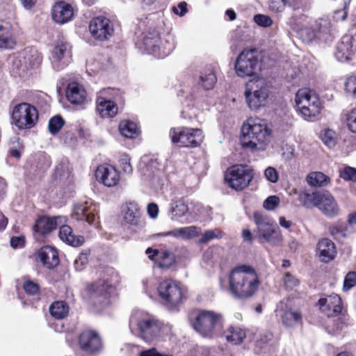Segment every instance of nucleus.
Listing matches in <instances>:
<instances>
[{
  "instance_id": "nucleus-1",
  "label": "nucleus",
  "mask_w": 356,
  "mask_h": 356,
  "mask_svg": "<svg viewBox=\"0 0 356 356\" xmlns=\"http://www.w3.org/2000/svg\"><path fill=\"white\" fill-rule=\"evenodd\" d=\"M292 29L296 31L301 40L310 43L316 40L327 42L334 33L333 25L327 17H321L314 22L307 15L300 14L292 16L289 19Z\"/></svg>"
},
{
  "instance_id": "nucleus-2",
  "label": "nucleus",
  "mask_w": 356,
  "mask_h": 356,
  "mask_svg": "<svg viewBox=\"0 0 356 356\" xmlns=\"http://www.w3.org/2000/svg\"><path fill=\"white\" fill-rule=\"evenodd\" d=\"M259 286V276L251 266L238 265L229 273V289L235 298L244 300L252 297Z\"/></svg>"
},
{
  "instance_id": "nucleus-3",
  "label": "nucleus",
  "mask_w": 356,
  "mask_h": 356,
  "mask_svg": "<svg viewBox=\"0 0 356 356\" xmlns=\"http://www.w3.org/2000/svg\"><path fill=\"white\" fill-rule=\"evenodd\" d=\"M129 327L134 335L145 341H152L166 334L169 331L168 327L164 326L153 316L139 311L131 315Z\"/></svg>"
},
{
  "instance_id": "nucleus-4",
  "label": "nucleus",
  "mask_w": 356,
  "mask_h": 356,
  "mask_svg": "<svg viewBox=\"0 0 356 356\" xmlns=\"http://www.w3.org/2000/svg\"><path fill=\"white\" fill-rule=\"evenodd\" d=\"M270 134V129L259 120L249 119L241 127V145L252 151L264 150L269 143Z\"/></svg>"
},
{
  "instance_id": "nucleus-5",
  "label": "nucleus",
  "mask_w": 356,
  "mask_h": 356,
  "mask_svg": "<svg viewBox=\"0 0 356 356\" xmlns=\"http://www.w3.org/2000/svg\"><path fill=\"white\" fill-rule=\"evenodd\" d=\"M222 316L209 310H201L193 323V328L202 337L212 339L217 337L222 327Z\"/></svg>"
},
{
  "instance_id": "nucleus-6",
  "label": "nucleus",
  "mask_w": 356,
  "mask_h": 356,
  "mask_svg": "<svg viewBox=\"0 0 356 356\" xmlns=\"http://www.w3.org/2000/svg\"><path fill=\"white\" fill-rule=\"evenodd\" d=\"M295 102L298 111L305 120L313 121L321 113L322 105L319 97L308 88L298 90Z\"/></svg>"
},
{
  "instance_id": "nucleus-7",
  "label": "nucleus",
  "mask_w": 356,
  "mask_h": 356,
  "mask_svg": "<svg viewBox=\"0 0 356 356\" xmlns=\"http://www.w3.org/2000/svg\"><path fill=\"white\" fill-rule=\"evenodd\" d=\"M253 218L257 225L255 236L260 243H268L276 246L282 242V236L272 219L258 212L254 213Z\"/></svg>"
},
{
  "instance_id": "nucleus-8",
  "label": "nucleus",
  "mask_w": 356,
  "mask_h": 356,
  "mask_svg": "<svg viewBox=\"0 0 356 356\" xmlns=\"http://www.w3.org/2000/svg\"><path fill=\"white\" fill-rule=\"evenodd\" d=\"M244 94L247 104L252 110L265 106L269 96L265 79L258 77L248 81Z\"/></svg>"
},
{
  "instance_id": "nucleus-9",
  "label": "nucleus",
  "mask_w": 356,
  "mask_h": 356,
  "mask_svg": "<svg viewBox=\"0 0 356 356\" xmlns=\"http://www.w3.org/2000/svg\"><path fill=\"white\" fill-rule=\"evenodd\" d=\"M235 71L240 77L253 76L261 70L259 53L256 49H245L237 57Z\"/></svg>"
},
{
  "instance_id": "nucleus-10",
  "label": "nucleus",
  "mask_w": 356,
  "mask_h": 356,
  "mask_svg": "<svg viewBox=\"0 0 356 356\" xmlns=\"http://www.w3.org/2000/svg\"><path fill=\"white\" fill-rule=\"evenodd\" d=\"M254 177L253 170L247 165H234L229 168L225 174V181L235 191L246 188Z\"/></svg>"
},
{
  "instance_id": "nucleus-11",
  "label": "nucleus",
  "mask_w": 356,
  "mask_h": 356,
  "mask_svg": "<svg viewBox=\"0 0 356 356\" xmlns=\"http://www.w3.org/2000/svg\"><path fill=\"white\" fill-rule=\"evenodd\" d=\"M38 113L36 108L28 103H21L13 107L11 120L19 129H31L36 123Z\"/></svg>"
},
{
  "instance_id": "nucleus-12",
  "label": "nucleus",
  "mask_w": 356,
  "mask_h": 356,
  "mask_svg": "<svg viewBox=\"0 0 356 356\" xmlns=\"http://www.w3.org/2000/svg\"><path fill=\"white\" fill-rule=\"evenodd\" d=\"M170 137L173 143L180 147H197L202 139V130L188 127H178L172 129Z\"/></svg>"
},
{
  "instance_id": "nucleus-13",
  "label": "nucleus",
  "mask_w": 356,
  "mask_h": 356,
  "mask_svg": "<svg viewBox=\"0 0 356 356\" xmlns=\"http://www.w3.org/2000/svg\"><path fill=\"white\" fill-rule=\"evenodd\" d=\"M112 284L104 280H99L88 284L86 291L88 302L99 308L108 303L109 290Z\"/></svg>"
},
{
  "instance_id": "nucleus-14",
  "label": "nucleus",
  "mask_w": 356,
  "mask_h": 356,
  "mask_svg": "<svg viewBox=\"0 0 356 356\" xmlns=\"http://www.w3.org/2000/svg\"><path fill=\"white\" fill-rule=\"evenodd\" d=\"M160 298L172 307L179 305L182 298V292L179 286L171 280L161 282L158 286Z\"/></svg>"
},
{
  "instance_id": "nucleus-15",
  "label": "nucleus",
  "mask_w": 356,
  "mask_h": 356,
  "mask_svg": "<svg viewBox=\"0 0 356 356\" xmlns=\"http://www.w3.org/2000/svg\"><path fill=\"white\" fill-rule=\"evenodd\" d=\"M91 35L98 40H106L112 36L114 28L111 20L105 17L93 18L89 24Z\"/></svg>"
},
{
  "instance_id": "nucleus-16",
  "label": "nucleus",
  "mask_w": 356,
  "mask_h": 356,
  "mask_svg": "<svg viewBox=\"0 0 356 356\" xmlns=\"http://www.w3.org/2000/svg\"><path fill=\"white\" fill-rule=\"evenodd\" d=\"M113 89L105 88L101 90L97 98V110L103 117L113 118L118 113L117 104L111 100Z\"/></svg>"
},
{
  "instance_id": "nucleus-17",
  "label": "nucleus",
  "mask_w": 356,
  "mask_h": 356,
  "mask_svg": "<svg viewBox=\"0 0 356 356\" xmlns=\"http://www.w3.org/2000/svg\"><path fill=\"white\" fill-rule=\"evenodd\" d=\"M52 65L56 70L67 65L70 56V45L65 41L58 40L52 51Z\"/></svg>"
},
{
  "instance_id": "nucleus-18",
  "label": "nucleus",
  "mask_w": 356,
  "mask_h": 356,
  "mask_svg": "<svg viewBox=\"0 0 356 356\" xmlns=\"http://www.w3.org/2000/svg\"><path fill=\"white\" fill-rule=\"evenodd\" d=\"M80 348L88 354H95L102 348V343L99 336L93 331L83 332L79 339Z\"/></svg>"
},
{
  "instance_id": "nucleus-19",
  "label": "nucleus",
  "mask_w": 356,
  "mask_h": 356,
  "mask_svg": "<svg viewBox=\"0 0 356 356\" xmlns=\"http://www.w3.org/2000/svg\"><path fill=\"white\" fill-rule=\"evenodd\" d=\"M97 179L107 187L116 186L120 181V172L113 165H101L95 172Z\"/></svg>"
},
{
  "instance_id": "nucleus-20",
  "label": "nucleus",
  "mask_w": 356,
  "mask_h": 356,
  "mask_svg": "<svg viewBox=\"0 0 356 356\" xmlns=\"http://www.w3.org/2000/svg\"><path fill=\"white\" fill-rule=\"evenodd\" d=\"M318 305L321 312L327 316H337L342 311L341 299L335 293L321 298L318 300Z\"/></svg>"
},
{
  "instance_id": "nucleus-21",
  "label": "nucleus",
  "mask_w": 356,
  "mask_h": 356,
  "mask_svg": "<svg viewBox=\"0 0 356 356\" xmlns=\"http://www.w3.org/2000/svg\"><path fill=\"white\" fill-rule=\"evenodd\" d=\"M355 47L353 42L351 35H343L336 47L335 56L341 62H346L352 59Z\"/></svg>"
},
{
  "instance_id": "nucleus-22",
  "label": "nucleus",
  "mask_w": 356,
  "mask_h": 356,
  "mask_svg": "<svg viewBox=\"0 0 356 356\" xmlns=\"http://www.w3.org/2000/svg\"><path fill=\"white\" fill-rule=\"evenodd\" d=\"M97 206L92 201H86L74 206L72 216L78 220H86L92 224L95 220Z\"/></svg>"
},
{
  "instance_id": "nucleus-23",
  "label": "nucleus",
  "mask_w": 356,
  "mask_h": 356,
  "mask_svg": "<svg viewBox=\"0 0 356 356\" xmlns=\"http://www.w3.org/2000/svg\"><path fill=\"white\" fill-rule=\"evenodd\" d=\"M317 208L328 218H334L338 216L340 211L337 201L328 191L322 192Z\"/></svg>"
},
{
  "instance_id": "nucleus-24",
  "label": "nucleus",
  "mask_w": 356,
  "mask_h": 356,
  "mask_svg": "<svg viewBox=\"0 0 356 356\" xmlns=\"http://www.w3.org/2000/svg\"><path fill=\"white\" fill-rule=\"evenodd\" d=\"M74 8L65 1L57 2L52 9V18L58 24H63L72 19Z\"/></svg>"
},
{
  "instance_id": "nucleus-25",
  "label": "nucleus",
  "mask_w": 356,
  "mask_h": 356,
  "mask_svg": "<svg viewBox=\"0 0 356 356\" xmlns=\"http://www.w3.org/2000/svg\"><path fill=\"white\" fill-rule=\"evenodd\" d=\"M200 228L197 226H188L175 228L171 231L158 233L154 236H173L176 238L189 240L200 234Z\"/></svg>"
},
{
  "instance_id": "nucleus-26",
  "label": "nucleus",
  "mask_w": 356,
  "mask_h": 356,
  "mask_svg": "<svg viewBox=\"0 0 356 356\" xmlns=\"http://www.w3.org/2000/svg\"><path fill=\"white\" fill-rule=\"evenodd\" d=\"M37 258L48 269H52L59 264L56 250L51 246H44L37 252Z\"/></svg>"
},
{
  "instance_id": "nucleus-27",
  "label": "nucleus",
  "mask_w": 356,
  "mask_h": 356,
  "mask_svg": "<svg viewBox=\"0 0 356 356\" xmlns=\"http://www.w3.org/2000/svg\"><path fill=\"white\" fill-rule=\"evenodd\" d=\"M23 58L20 51L13 54L8 58L10 72L15 77H26L29 76Z\"/></svg>"
},
{
  "instance_id": "nucleus-28",
  "label": "nucleus",
  "mask_w": 356,
  "mask_h": 356,
  "mask_svg": "<svg viewBox=\"0 0 356 356\" xmlns=\"http://www.w3.org/2000/svg\"><path fill=\"white\" fill-rule=\"evenodd\" d=\"M24 61L25 66L27 67L29 74H31L33 71L38 69L42 60L41 54L35 48H26L21 51Z\"/></svg>"
},
{
  "instance_id": "nucleus-29",
  "label": "nucleus",
  "mask_w": 356,
  "mask_h": 356,
  "mask_svg": "<svg viewBox=\"0 0 356 356\" xmlns=\"http://www.w3.org/2000/svg\"><path fill=\"white\" fill-rule=\"evenodd\" d=\"M336 252L335 245L330 239L324 238L318 241L316 254L321 261L323 262L330 261L334 258Z\"/></svg>"
},
{
  "instance_id": "nucleus-30",
  "label": "nucleus",
  "mask_w": 356,
  "mask_h": 356,
  "mask_svg": "<svg viewBox=\"0 0 356 356\" xmlns=\"http://www.w3.org/2000/svg\"><path fill=\"white\" fill-rule=\"evenodd\" d=\"M122 213L126 223L132 225H138L139 224L141 213L136 202H130L122 205Z\"/></svg>"
},
{
  "instance_id": "nucleus-31",
  "label": "nucleus",
  "mask_w": 356,
  "mask_h": 356,
  "mask_svg": "<svg viewBox=\"0 0 356 356\" xmlns=\"http://www.w3.org/2000/svg\"><path fill=\"white\" fill-rule=\"evenodd\" d=\"M66 97L71 104L79 105L86 101V92L81 85L72 82L67 86Z\"/></svg>"
},
{
  "instance_id": "nucleus-32",
  "label": "nucleus",
  "mask_w": 356,
  "mask_h": 356,
  "mask_svg": "<svg viewBox=\"0 0 356 356\" xmlns=\"http://www.w3.org/2000/svg\"><path fill=\"white\" fill-rule=\"evenodd\" d=\"M295 193L298 195L300 204L307 209L317 207L322 195V192H313L307 189L296 191Z\"/></svg>"
},
{
  "instance_id": "nucleus-33",
  "label": "nucleus",
  "mask_w": 356,
  "mask_h": 356,
  "mask_svg": "<svg viewBox=\"0 0 356 356\" xmlns=\"http://www.w3.org/2000/svg\"><path fill=\"white\" fill-rule=\"evenodd\" d=\"M148 54H157L161 50V40L156 31L148 33L143 36L142 44Z\"/></svg>"
},
{
  "instance_id": "nucleus-34",
  "label": "nucleus",
  "mask_w": 356,
  "mask_h": 356,
  "mask_svg": "<svg viewBox=\"0 0 356 356\" xmlns=\"http://www.w3.org/2000/svg\"><path fill=\"white\" fill-rule=\"evenodd\" d=\"M59 217L42 216L37 220L34 229L40 234H47L55 229L58 225Z\"/></svg>"
},
{
  "instance_id": "nucleus-35",
  "label": "nucleus",
  "mask_w": 356,
  "mask_h": 356,
  "mask_svg": "<svg viewBox=\"0 0 356 356\" xmlns=\"http://www.w3.org/2000/svg\"><path fill=\"white\" fill-rule=\"evenodd\" d=\"M58 236L61 241L72 246L81 245L84 242V238L81 236H74L72 228L68 225L60 227Z\"/></svg>"
},
{
  "instance_id": "nucleus-36",
  "label": "nucleus",
  "mask_w": 356,
  "mask_h": 356,
  "mask_svg": "<svg viewBox=\"0 0 356 356\" xmlns=\"http://www.w3.org/2000/svg\"><path fill=\"white\" fill-rule=\"evenodd\" d=\"M283 324L287 327H293L302 323V314L298 310L286 307L281 314Z\"/></svg>"
},
{
  "instance_id": "nucleus-37",
  "label": "nucleus",
  "mask_w": 356,
  "mask_h": 356,
  "mask_svg": "<svg viewBox=\"0 0 356 356\" xmlns=\"http://www.w3.org/2000/svg\"><path fill=\"white\" fill-rule=\"evenodd\" d=\"M188 211V204L183 199L173 200L169 209L172 220H176L184 216Z\"/></svg>"
},
{
  "instance_id": "nucleus-38",
  "label": "nucleus",
  "mask_w": 356,
  "mask_h": 356,
  "mask_svg": "<svg viewBox=\"0 0 356 356\" xmlns=\"http://www.w3.org/2000/svg\"><path fill=\"white\" fill-rule=\"evenodd\" d=\"M224 336L228 342L237 345L243 341L246 333L239 327L230 326L224 332Z\"/></svg>"
},
{
  "instance_id": "nucleus-39",
  "label": "nucleus",
  "mask_w": 356,
  "mask_h": 356,
  "mask_svg": "<svg viewBox=\"0 0 356 356\" xmlns=\"http://www.w3.org/2000/svg\"><path fill=\"white\" fill-rule=\"evenodd\" d=\"M49 312L54 318L60 320L68 316L70 307L65 301H55L50 305Z\"/></svg>"
},
{
  "instance_id": "nucleus-40",
  "label": "nucleus",
  "mask_w": 356,
  "mask_h": 356,
  "mask_svg": "<svg viewBox=\"0 0 356 356\" xmlns=\"http://www.w3.org/2000/svg\"><path fill=\"white\" fill-rule=\"evenodd\" d=\"M119 131L124 137L127 138H135L140 134L136 124L129 120L122 121L119 125Z\"/></svg>"
},
{
  "instance_id": "nucleus-41",
  "label": "nucleus",
  "mask_w": 356,
  "mask_h": 356,
  "mask_svg": "<svg viewBox=\"0 0 356 356\" xmlns=\"http://www.w3.org/2000/svg\"><path fill=\"white\" fill-rule=\"evenodd\" d=\"M15 42L12 37L10 26L8 24L0 25V48L12 49Z\"/></svg>"
},
{
  "instance_id": "nucleus-42",
  "label": "nucleus",
  "mask_w": 356,
  "mask_h": 356,
  "mask_svg": "<svg viewBox=\"0 0 356 356\" xmlns=\"http://www.w3.org/2000/svg\"><path fill=\"white\" fill-rule=\"evenodd\" d=\"M307 181L312 186H322L330 182V178L321 172H312L307 176Z\"/></svg>"
},
{
  "instance_id": "nucleus-43",
  "label": "nucleus",
  "mask_w": 356,
  "mask_h": 356,
  "mask_svg": "<svg viewBox=\"0 0 356 356\" xmlns=\"http://www.w3.org/2000/svg\"><path fill=\"white\" fill-rule=\"evenodd\" d=\"M175 262V255L168 250L160 252L156 264L160 268H168Z\"/></svg>"
},
{
  "instance_id": "nucleus-44",
  "label": "nucleus",
  "mask_w": 356,
  "mask_h": 356,
  "mask_svg": "<svg viewBox=\"0 0 356 356\" xmlns=\"http://www.w3.org/2000/svg\"><path fill=\"white\" fill-rule=\"evenodd\" d=\"M216 82V76L215 74L209 70L200 75L198 83L205 90H210L213 88Z\"/></svg>"
},
{
  "instance_id": "nucleus-45",
  "label": "nucleus",
  "mask_w": 356,
  "mask_h": 356,
  "mask_svg": "<svg viewBox=\"0 0 356 356\" xmlns=\"http://www.w3.org/2000/svg\"><path fill=\"white\" fill-rule=\"evenodd\" d=\"M321 140L323 143L331 148L335 146L337 143V135L334 131L330 129H325L321 133Z\"/></svg>"
},
{
  "instance_id": "nucleus-46",
  "label": "nucleus",
  "mask_w": 356,
  "mask_h": 356,
  "mask_svg": "<svg viewBox=\"0 0 356 356\" xmlns=\"http://www.w3.org/2000/svg\"><path fill=\"white\" fill-rule=\"evenodd\" d=\"M65 124L64 120L60 115L51 118L49 121L48 129L52 135L58 133Z\"/></svg>"
},
{
  "instance_id": "nucleus-47",
  "label": "nucleus",
  "mask_w": 356,
  "mask_h": 356,
  "mask_svg": "<svg viewBox=\"0 0 356 356\" xmlns=\"http://www.w3.org/2000/svg\"><path fill=\"white\" fill-rule=\"evenodd\" d=\"M90 251L85 250L79 254L77 258L74 261V267L76 270H83L88 263V257Z\"/></svg>"
},
{
  "instance_id": "nucleus-48",
  "label": "nucleus",
  "mask_w": 356,
  "mask_h": 356,
  "mask_svg": "<svg viewBox=\"0 0 356 356\" xmlns=\"http://www.w3.org/2000/svg\"><path fill=\"white\" fill-rule=\"evenodd\" d=\"M223 236V234L221 230L218 229H213L207 230L202 235V238L200 239V243H207L211 240L214 238H220Z\"/></svg>"
},
{
  "instance_id": "nucleus-49",
  "label": "nucleus",
  "mask_w": 356,
  "mask_h": 356,
  "mask_svg": "<svg viewBox=\"0 0 356 356\" xmlns=\"http://www.w3.org/2000/svg\"><path fill=\"white\" fill-rule=\"evenodd\" d=\"M339 176L346 181L356 182V168L346 166L339 170Z\"/></svg>"
},
{
  "instance_id": "nucleus-50",
  "label": "nucleus",
  "mask_w": 356,
  "mask_h": 356,
  "mask_svg": "<svg viewBox=\"0 0 356 356\" xmlns=\"http://www.w3.org/2000/svg\"><path fill=\"white\" fill-rule=\"evenodd\" d=\"M345 116L348 129L352 133L356 134V108L348 111Z\"/></svg>"
},
{
  "instance_id": "nucleus-51",
  "label": "nucleus",
  "mask_w": 356,
  "mask_h": 356,
  "mask_svg": "<svg viewBox=\"0 0 356 356\" xmlns=\"http://www.w3.org/2000/svg\"><path fill=\"white\" fill-rule=\"evenodd\" d=\"M287 3L284 0H270L269 9L275 13H282L284 10Z\"/></svg>"
},
{
  "instance_id": "nucleus-52",
  "label": "nucleus",
  "mask_w": 356,
  "mask_h": 356,
  "mask_svg": "<svg viewBox=\"0 0 356 356\" xmlns=\"http://www.w3.org/2000/svg\"><path fill=\"white\" fill-rule=\"evenodd\" d=\"M23 289L26 293L29 295H35L40 291V286L38 284L31 280H25L23 284Z\"/></svg>"
},
{
  "instance_id": "nucleus-53",
  "label": "nucleus",
  "mask_w": 356,
  "mask_h": 356,
  "mask_svg": "<svg viewBox=\"0 0 356 356\" xmlns=\"http://www.w3.org/2000/svg\"><path fill=\"white\" fill-rule=\"evenodd\" d=\"M254 22L262 27H269L273 24L272 19L266 15L257 14L254 17Z\"/></svg>"
},
{
  "instance_id": "nucleus-54",
  "label": "nucleus",
  "mask_w": 356,
  "mask_h": 356,
  "mask_svg": "<svg viewBox=\"0 0 356 356\" xmlns=\"http://www.w3.org/2000/svg\"><path fill=\"white\" fill-rule=\"evenodd\" d=\"M356 284V273L349 272L344 278L343 291H348Z\"/></svg>"
},
{
  "instance_id": "nucleus-55",
  "label": "nucleus",
  "mask_w": 356,
  "mask_h": 356,
  "mask_svg": "<svg viewBox=\"0 0 356 356\" xmlns=\"http://www.w3.org/2000/svg\"><path fill=\"white\" fill-rule=\"evenodd\" d=\"M283 282L286 288L292 289L299 284L298 280L290 273H286L283 277Z\"/></svg>"
},
{
  "instance_id": "nucleus-56",
  "label": "nucleus",
  "mask_w": 356,
  "mask_h": 356,
  "mask_svg": "<svg viewBox=\"0 0 356 356\" xmlns=\"http://www.w3.org/2000/svg\"><path fill=\"white\" fill-rule=\"evenodd\" d=\"M346 91L353 95H356V76H351L344 83Z\"/></svg>"
},
{
  "instance_id": "nucleus-57",
  "label": "nucleus",
  "mask_w": 356,
  "mask_h": 356,
  "mask_svg": "<svg viewBox=\"0 0 356 356\" xmlns=\"http://www.w3.org/2000/svg\"><path fill=\"white\" fill-rule=\"evenodd\" d=\"M280 204V199L277 196H270L264 202V207L269 211L275 209Z\"/></svg>"
},
{
  "instance_id": "nucleus-58",
  "label": "nucleus",
  "mask_w": 356,
  "mask_h": 356,
  "mask_svg": "<svg viewBox=\"0 0 356 356\" xmlns=\"http://www.w3.org/2000/svg\"><path fill=\"white\" fill-rule=\"evenodd\" d=\"M120 163L122 170L127 174H131L133 171L132 166L130 163V158L128 155H122L120 159Z\"/></svg>"
},
{
  "instance_id": "nucleus-59",
  "label": "nucleus",
  "mask_w": 356,
  "mask_h": 356,
  "mask_svg": "<svg viewBox=\"0 0 356 356\" xmlns=\"http://www.w3.org/2000/svg\"><path fill=\"white\" fill-rule=\"evenodd\" d=\"M264 175L266 179L271 183H276L279 179L277 170L273 167H268L264 171Z\"/></svg>"
},
{
  "instance_id": "nucleus-60",
  "label": "nucleus",
  "mask_w": 356,
  "mask_h": 356,
  "mask_svg": "<svg viewBox=\"0 0 356 356\" xmlns=\"http://www.w3.org/2000/svg\"><path fill=\"white\" fill-rule=\"evenodd\" d=\"M273 339V333L266 331L260 334L259 339L257 341V346L262 347L263 345L268 343Z\"/></svg>"
},
{
  "instance_id": "nucleus-61",
  "label": "nucleus",
  "mask_w": 356,
  "mask_h": 356,
  "mask_svg": "<svg viewBox=\"0 0 356 356\" xmlns=\"http://www.w3.org/2000/svg\"><path fill=\"white\" fill-rule=\"evenodd\" d=\"M10 243V246L15 249L22 248L25 245V238L24 236H13Z\"/></svg>"
},
{
  "instance_id": "nucleus-62",
  "label": "nucleus",
  "mask_w": 356,
  "mask_h": 356,
  "mask_svg": "<svg viewBox=\"0 0 356 356\" xmlns=\"http://www.w3.org/2000/svg\"><path fill=\"white\" fill-rule=\"evenodd\" d=\"M172 11L180 17L184 16L188 11L187 3L185 1L180 2L177 7L172 8Z\"/></svg>"
},
{
  "instance_id": "nucleus-63",
  "label": "nucleus",
  "mask_w": 356,
  "mask_h": 356,
  "mask_svg": "<svg viewBox=\"0 0 356 356\" xmlns=\"http://www.w3.org/2000/svg\"><path fill=\"white\" fill-rule=\"evenodd\" d=\"M147 213L150 218L155 219L158 216L159 207L155 203H150L147 206Z\"/></svg>"
},
{
  "instance_id": "nucleus-64",
  "label": "nucleus",
  "mask_w": 356,
  "mask_h": 356,
  "mask_svg": "<svg viewBox=\"0 0 356 356\" xmlns=\"http://www.w3.org/2000/svg\"><path fill=\"white\" fill-rule=\"evenodd\" d=\"M348 15V11L346 10V8L344 7L341 10H338L334 11V18L337 21H343L346 19Z\"/></svg>"
}]
</instances>
